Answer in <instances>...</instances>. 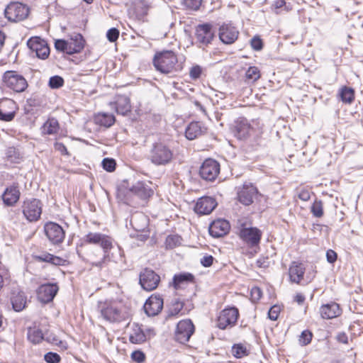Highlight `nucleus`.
Masks as SVG:
<instances>
[{"label": "nucleus", "instance_id": "obj_1", "mask_svg": "<svg viewBox=\"0 0 363 363\" xmlns=\"http://www.w3.org/2000/svg\"><path fill=\"white\" fill-rule=\"evenodd\" d=\"M174 157L173 150L166 143L158 141L150 148L147 158L155 165L164 166L169 164Z\"/></svg>", "mask_w": 363, "mask_h": 363}, {"label": "nucleus", "instance_id": "obj_2", "mask_svg": "<svg viewBox=\"0 0 363 363\" xmlns=\"http://www.w3.org/2000/svg\"><path fill=\"white\" fill-rule=\"evenodd\" d=\"M177 55L171 50L157 52L152 60L156 70L166 74L179 70L177 66Z\"/></svg>", "mask_w": 363, "mask_h": 363}, {"label": "nucleus", "instance_id": "obj_3", "mask_svg": "<svg viewBox=\"0 0 363 363\" xmlns=\"http://www.w3.org/2000/svg\"><path fill=\"white\" fill-rule=\"evenodd\" d=\"M262 133L259 122H249L245 118H239L235 121L234 135L239 140H246L250 137H257Z\"/></svg>", "mask_w": 363, "mask_h": 363}, {"label": "nucleus", "instance_id": "obj_4", "mask_svg": "<svg viewBox=\"0 0 363 363\" xmlns=\"http://www.w3.org/2000/svg\"><path fill=\"white\" fill-rule=\"evenodd\" d=\"M84 241L89 244L100 245L103 248L104 251L103 259L98 262L92 263V265L98 267H102L106 258L108 257V250L113 247L111 238L101 233H89L85 236Z\"/></svg>", "mask_w": 363, "mask_h": 363}, {"label": "nucleus", "instance_id": "obj_5", "mask_svg": "<svg viewBox=\"0 0 363 363\" xmlns=\"http://www.w3.org/2000/svg\"><path fill=\"white\" fill-rule=\"evenodd\" d=\"M153 194V190L143 182H138L133 184L127 191L124 202L131 205L134 198L137 197L143 201H146Z\"/></svg>", "mask_w": 363, "mask_h": 363}, {"label": "nucleus", "instance_id": "obj_6", "mask_svg": "<svg viewBox=\"0 0 363 363\" xmlns=\"http://www.w3.org/2000/svg\"><path fill=\"white\" fill-rule=\"evenodd\" d=\"M240 238L248 246H257L262 238V231L255 227H248L245 223H240L238 226Z\"/></svg>", "mask_w": 363, "mask_h": 363}, {"label": "nucleus", "instance_id": "obj_7", "mask_svg": "<svg viewBox=\"0 0 363 363\" xmlns=\"http://www.w3.org/2000/svg\"><path fill=\"white\" fill-rule=\"evenodd\" d=\"M43 204L37 199H26L22 204V212L29 222H35L40 219L42 213Z\"/></svg>", "mask_w": 363, "mask_h": 363}, {"label": "nucleus", "instance_id": "obj_8", "mask_svg": "<svg viewBox=\"0 0 363 363\" xmlns=\"http://www.w3.org/2000/svg\"><path fill=\"white\" fill-rule=\"evenodd\" d=\"M4 85L16 92H23L28 86L26 79L15 71H7L3 76Z\"/></svg>", "mask_w": 363, "mask_h": 363}, {"label": "nucleus", "instance_id": "obj_9", "mask_svg": "<svg viewBox=\"0 0 363 363\" xmlns=\"http://www.w3.org/2000/svg\"><path fill=\"white\" fill-rule=\"evenodd\" d=\"M239 312L235 307L223 309L217 318V326L222 330L233 327L238 318Z\"/></svg>", "mask_w": 363, "mask_h": 363}, {"label": "nucleus", "instance_id": "obj_10", "mask_svg": "<svg viewBox=\"0 0 363 363\" xmlns=\"http://www.w3.org/2000/svg\"><path fill=\"white\" fill-rule=\"evenodd\" d=\"M5 17L10 21H20L28 15V7L19 2L10 3L4 10Z\"/></svg>", "mask_w": 363, "mask_h": 363}, {"label": "nucleus", "instance_id": "obj_11", "mask_svg": "<svg viewBox=\"0 0 363 363\" xmlns=\"http://www.w3.org/2000/svg\"><path fill=\"white\" fill-rule=\"evenodd\" d=\"M194 325L191 320L186 319L180 320L177 325L174 333V339L176 341L184 344L188 342L194 333Z\"/></svg>", "mask_w": 363, "mask_h": 363}, {"label": "nucleus", "instance_id": "obj_12", "mask_svg": "<svg viewBox=\"0 0 363 363\" xmlns=\"http://www.w3.org/2000/svg\"><path fill=\"white\" fill-rule=\"evenodd\" d=\"M196 41L199 48L204 49L213 40L215 33L210 23L199 24L196 28Z\"/></svg>", "mask_w": 363, "mask_h": 363}, {"label": "nucleus", "instance_id": "obj_13", "mask_svg": "<svg viewBox=\"0 0 363 363\" xmlns=\"http://www.w3.org/2000/svg\"><path fill=\"white\" fill-rule=\"evenodd\" d=\"M139 281L144 290L150 291L157 287L160 281V277L153 270L145 268L140 274Z\"/></svg>", "mask_w": 363, "mask_h": 363}, {"label": "nucleus", "instance_id": "obj_14", "mask_svg": "<svg viewBox=\"0 0 363 363\" xmlns=\"http://www.w3.org/2000/svg\"><path fill=\"white\" fill-rule=\"evenodd\" d=\"M220 172V164L213 159L206 160L200 167L199 174L206 181H213Z\"/></svg>", "mask_w": 363, "mask_h": 363}, {"label": "nucleus", "instance_id": "obj_15", "mask_svg": "<svg viewBox=\"0 0 363 363\" xmlns=\"http://www.w3.org/2000/svg\"><path fill=\"white\" fill-rule=\"evenodd\" d=\"M44 230L47 238L52 244H60L64 240L65 231L57 223L53 222L46 223Z\"/></svg>", "mask_w": 363, "mask_h": 363}, {"label": "nucleus", "instance_id": "obj_16", "mask_svg": "<svg viewBox=\"0 0 363 363\" xmlns=\"http://www.w3.org/2000/svg\"><path fill=\"white\" fill-rule=\"evenodd\" d=\"M28 48L35 52L36 56L42 60L46 59L50 54V48L47 43L38 37L31 38L28 40Z\"/></svg>", "mask_w": 363, "mask_h": 363}, {"label": "nucleus", "instance_id": "obj_17", "mask_svg": "<svg viewBox=\"0 0 363 363\" xmlns=\"http://www.w3.org/2000/svg\"><path fill=\"white\" fill-rule=\"evenodd\" d=\"M58 289L59 288L56 284H42L37 291L38 298L42 303H49L53 300Z\"/></svg>", "mask_w": 363, "mask_h": 363}, {"label": "nucleus", "instance_id": "obj_18", "mask_svg": "<svg viewBox=\"0 0 363 363\" xmlns=\"http://www.w3.org/2000/svg\"><path fill=\"white\" fill-rule=\"evenodd\" d=\"M155 335L152 329H147L145 332L138 325L134 324L129 335V340L133 344H141Z\"/></svg>", "mask_w": 363, "mask_h": 363}, {"label": "nucleus", "instance_id": "obj_19", "mask_svg": "<svg viewBox=\"0 0 363 363\" xmlns=\"http://www.w3.org/2000/svg\"><path fill=\"white\" fill-rule=\"evenodd\" d=\"M111 108L115 109L118 114L125 116L131 111L130 99L125 95H118L114 101L109 104Z\"/></svg>", "mask_w": 363, "mask_h": 363}, {"label": "nucleus", "instance_id": "obj_20", "mask_svg": "<svg viewBox=\"0 0 363 363\" xmlns=\"http://www.w3.org/2000/svg\"><path fill=\"white\" fill-rule=\"evenodd\" d=\"M163 299L160 295H152L144 304V311L148 316L157 315L163 308Z\"/></svg>", "mask_w": 363, "mask_h": 363}, {"label": "nucleus", "instance_id": "obj_21", "mask_svg": "<svg viewBox=\"0 0 363 363\" xmlns=\"http://www.w3.org/2000/svg\"><path fill=\"white\" fill-rule=\"evenodd\" d=\"M101 314L104 319L110 322H120L125 319V313L113 305H107L102 307Z\"/></svg>", "mask_w": 363, "mask_h": 363}, {"label": "nucleus", "instance_id": "obj_22", "mask_svg": "<svg viewBox=\"0 0 363 363\" xmlns=\"http://www.w3.org/2000/svg\"><path fill=\"white\" fill-rule=\"evenodd\" d=\"M217 206L214 199L209 196L200 198L194 207V211L199 214L206 215L211 213Z\"/></svg>", "mask_w": 363, "mask_h": 363}, {"label": "nucleus", "instance_id": "obj_23", "mask_svg": "<svg viewBox=\"0 0 363 363\" xmlns=\"http://www.w3.org/2000/svg\"><path fill=\"white\" fill-rule=\"evenodd\" d=\"M230 224L228 220L224 219H218L211 223L208 230L211 236L219 238L226 235L230 230Z\"/></svg>", "mask_w": 363, "mask_h": 363}, {"label": "nucleus", "instance_id": "obj_24", "mask_svg": "<svg viewBox=\"0 0 363 363\" xmlns=\"http://www.w3.org/2000/svg\"><path fill=\"white\" fill-rule=\"evenodd\" d=\"M238 34V30L230 25H223L220 28L219 38L225 44L234 43L237 40Z\"/></svg>", "mask_w": 363, "mask_h": 363}, {"label": "nucleus", "instance_id": "obj_25", "mask_svg": "<svg viewBox=\"0 0 363 363\" xmlns=\"http://www.w3.org/2000/svg\"><path fill=\"white\" fill-rule=\"evenodd\" d=\"M257 190L253 185H243L238 192V199L240 203L248 206L253 202V198L257 194Z\"/></svg>", "mask_w": 363, "mask_h": 363}, {"label": "nucleus", "instance_id": "obj_26", "mask_svg": "<svg viewBox=\"0 0 363 363\" xmlns=\"http://www.w3.org/2000/svg\"><path fill=\"white\" fill-rule=\"evenodd\" d=\"M320 313L323 319H332L340 315L342 310L338 303L330 302L321 306Z\"/></svg>", "mask_w": 363, "mask_h": 363}, {"label": "nucleus", "instance_id": "obj_27", "mask_svg": "<svg viewBox=\"0 0 363 363\" xmlns=\"http://www.w3.org/2000/svg\"><path fill=\"white\" fill-rule=\"evenodd\" d=\"M304 264L298 262H293L289 269V279L291 282L299 284L303 279L305 273Z\"/></svg>", "mask_w": 363, "mask_h": 363}, {"label": "nucleus", "instance_id": "obj_28", "mask_svg": "<svg viewBox=\"0 0 363 363\" xmlns=\"http://www.w3.org/2000/svg\"><path fill=\"white\" fill-rule=\"evenodd\" d=\"M194 282V276L189 272L175 274L173 277L172 286L176 289L185 288L189 284Z\"/></svg>", "mask_w": 363, "mask_h": 363}, {"label": "nucleus", "instance_id": "obj_29", "mask_svg": "<svg viewBox=\"0 0 363 363\" xmlns=\"http://www.w3.org/2000/svg\"><path fill=\"white\" fill-rule=\"evenodd\" d=\"M68 50L70 55L80 52L84 48L85 40L79 33H74L67 40Z\"/></svg>", "mask_w": 363, "mask_h": 363}, {"label": "nucleus", "instance_id": "obj_30", "mask_svg": "<svg viewBox=\"0 0 363 363\" xmlns=\"http://www.w3.org/2000/svg\"><path fill=\"white\" fill-rule=\"evenodd\" d=\"M20 198V191L17 186H11L6 189L2 195V199L5 205L13 206Z\"/></svg>", "mask_w": 363, "mask_h": 363}, {"label": "nucleus", "instance_id": "obj_31", "mask_svg": "<svg viewBox=\"0 0 363 363\" xmlns=\"http://www.w3.org/2000/svg\"><path fill=\"white\" fill-rule=\"evenodd\" d=\"M34 258L36 261L48 262L55 266H64L67 262L66 259L47 252H44L39 255H35Z\"/></svg>", "mask_w": 363, "mask_h": 363}, {"label": "nucleus", "instance_id": "obj_32", "mask_svg": "<svg viewBox=\"0 0 363 363\" xmlns=\"http://www.w3.org/2000/svg\"><path fill=\"white\" fill-rule=\"evenodd\" d=\"M130 223L136 231L144 232L147 228L148 219L143 213H138L132 216Z\"/></svg>", "mask_w": 363, "mask_h": 363}, {"label": "nucleus", "instance_id": "obj_33", "mask_svg": "<svg viewBox=\"0 0 363 363\" xmlns=\"http://www.w3.org/2000/svg\"><path fill=\"white\" fill-rule=\"evenodd\" d=\"M14 105V101L11 99H4L0 102V120L4 121H11L15 116L14 111H7L6 108H11Z\"/></svg>", "mask_w": 363, "mask_h": 363}, {"label": "nucleus", "instance_id": "obj_34", "mask_svg": "<svg viewBox=\"0 0 363 363\" xmlns=\"http://www.w3.org/2000/svg\"><path fill=\"white\" fill-rule=\"evenodd\" d=\"M203 133L202 127L199 122L191 123L186 128L185 135L188 140H194Z\"/></svg>", "mask_w": 363, "mask_h": 363}, {"label": "nucleus", "instance_id": "obj_35", "mask_svg": "<svg viewBox=\"0 0 363 363\" xmlns=\"http://www.w3.org/2000/svg\"><path fill=\"white\" fill-rule=\"evenodd\" d=\"M11 302L13 310L19 312L25 308L26 298L23 293L18 292L17 294H13L11 298Z\"/></svg>", "mask_w": 363, "mask_h": 363}, {"label": "nucleus", "instance_id": "obj_36", "mask_svg": "<svg viewBox=\"0 0 363 363\" xmlns=\"http://www.w3.org/2000/svg\"><path fill=\"white\" fill-rule=\"evenodd\" d=\"M59 130V123L57 119L49 118L42 126L41 133L43 135H53Z\"/></svg>", "mask_w": 363, "mask_h": 363}, {"label": "nucleus", "instance_id": "obj_37", "mask_svg": "<svg viewBox=\"0 0 363 363\" xmlns=\"http://www.w3.org/2000/svg\"><path fill=\"white\" fill-rule=\"evenodd\" d=\"M28 339L34 344H38L43 339V334L40 329L36 326L30 327L28 329Z\"/></svg>", "mask_w": 363, "mask_h": 363}, {"label": "nucleus", "instance_id": "obj_38", "mask_svg": "<svg viewBox=\"0 0 363 363\" xmlns=\"http://www.w3.org/2000/svg\"><path fill=\"white\" fill-rule=\"evenodd\" d=\"M96 123L100 125L108 128L111 127L115 122V117L112 114L108 113H99L95 117Z\"/></svg>", "mask_w": 363, "mask_h": 363}, {"label": "nucleus", "instance_id": "obj_39", "mask_svg": "<svg viewBox=\"0 0 363 363\" xmlns=\"http://www.w3.org/2000/svg\"><path fill=\"white\" fill-rule=\"evenodd\" d=\"M339 96L342 102L351 104L354 99V91L352 88L343 86L340 90Z\"/></svg>", "mask_w": 363, "mask_h": 363}, {"label": "nucleus", "instance_id": "obj_40", "mask_svg": "<svg viewBox=\"0 0 363 363\" xmlns=\"http://www.w3.org/2000/svg\"><path fill=\"white\" fill-rule=\"evenodd\" d=\"M260 76L259 69L255 66L250 67L245 72L246 79L251 82L257 81Z\"/></svg>", "mask_w": 363, "mask_h": 363}, {"label": "nucleus", "instance_id": "obj_41", "mask_svg": "<svg viewBox=\"0 0 363 363\" xmlns=\"http://www.w3.org/2000/svg\"><path fill=\"white\" fill-rule=\"evenodd\" d=\"M232 353L237 358H242L247 355L246 347L241 344L235 345L232 347Z\"/></svg>", "mask_w": 363, "mask_h": 363}, {"label": "nucleus", "instance_id": "obj_42", "mask_svg": "<svg viewBox=\"0 0 363 363\" xmlns=\"http://www.w3.org/2000/svg\"><path fill=\"white\" fill-rule=\"evenodd\" d=\"M311 213L316 218H320L323 215V207L321 201H315L311 206Z\"/></svg>", "mask_w": 363, "mask_h": 363}, {"label": "nucleus", "instance_id": "obj_43", "mask_svg": "<svg viewBox=\"0 0 363 363\" xmlns=\"http://www.w3.org/2000/svg\"><path fill=\"white\" fill-rule=\"evenodd\" d=\"M313 334L311 331L306 330H303L299 336V343L302 346L308 345L312 340Z\"/></svg>", "mask_w": 363, "mask_h": 363}, {"label": "nucleus", "instance_id": "obj_44", "mask_svg": "<svg viewBox=\"0 0 363 363\" xmlns=\"http://www.w3.org/2000/svg\"><path fill=\"white\" fill-rule=\"evenodd\" d=\"M69 44L67 40L59 39L55 42V48L57 50L70 55L68 50Z\"/></svg>", "mask_w": 363, "mask_h": 363}, {"label": "nucleus", "instance_id": "obj_45", "mask_svg": "<svg viewBox=\"0 0 363 363\" xmlns=\"http://www.w3.org/2000/svg\"><path fill=\"white\" fill-rule=\"evenodd\" d=\"M64 84V79L62 77L55 75L51 77L49 80V86L52 89H58Z\"/></svg>", "mask_w": 363, "mask_h": 363}, {"label": "nucleus", "instance_id": "obj_46", "mask_svg": "<svg viewBox=\"0 0 363 363\" xmlns=\"http://www.w3.org/2000/svg\"><path fill=\"white\" fill-rule=\"evenodd\" d=\"M116 161L111 158H104L102 160V167L107 172H113L116 169Z\"/></svg>", "mask_w": 363, "mask_h": 363}, {"label": "nucleus", "instance_id": "obj_47", "mask_svg": "<svg viewBox=\"0 0 363 363\" xmlns=\"http://www.w3.org/2000/svg\"><path fill=\"white\" fill-rule=\"evenodd\" d=\"M180 237L177 235H169L166 239V245L172 249L180 243Z\"/></svg>", "mask_w": 363, "mask_h": 363}, {"label": "nucleus", "instance_id": "obj_48", "mask_svg": "<svg viewBox=\"0 0 363 363\" xmlns=\"http://www.w3.org/2000/svg\"><path fill=\"white\" fill-rule=\"evenodd\" d=\"M202 0H183L184 5L191 10H197L201 4Z\"/></svg>", "mask_w": 363, "mask_h": 363}, {"label": "nucleus", "instance_id": "obj_49", "mask_svg": "<svg viewBox=\"0 0 363 363\" xmlns=\"http://www.w3.org/2000/svg\"><path fill=\"white\" fill-rule=\"evenodd\" d=\"M202 73V68L199 65L193 66L189 71V76L192 79H197Z\"/></svg>", "mask_w": 363, "mask_h": 363}, {"label": "nucleus", "instance_id": "obj_50", "mask_svg": "<svg viewBox=\"0 0 363 363\" xmlns=\"http://www.w3.org/2000/svg\"><path fill=\"white\" fill-rule=\"evenodd\" d=\"M44 358L48 363H58L60 361V355L51 352L45 354Z\"/></svg>", "mask_w": 363, "mask_h": 363}, {"label": "nucleus", "instance_id": "obj_51", "mask_svg": "<svg viewBox=\"0 0 363 363\" xmlns=\"http://www.w3.org/2000/svg\"><path fill=\"white\" fill-rule=\"evenodd\" d=\"M106 37L110 42H115L119 37L118 30L115 28H110L106 33Z\"/></svg>", "mask_w": 363, "mask_h": 363}, {"label": "nucleus", "instance_id": "obj_52", "mask_svg": "<svg viewBox=\"0 0 363 363\" xmlns=\"http://www.w3.org/2000/svg\"><path fill=\"white\" fill-rule=\"evenodd\" d=\"M250 44L252 49L257 51L261 50L263 47L262 40L258 36H255L252 38L251 39Z\"/></svg>", "mask_w": 363, "mask_h": 363}, {"label": "nucleus", "instance_id": "obj_53", "mask_svg": "<svg viewBox=\"0 0 363 363\" xmlns=\"http://www.w3.org/2000/svg\"><path fill=\"white\" fill-rule=\"evenodd\" d=\"M131 358L138 363H143L145 359V355L143 352L136 350L131 354Z\"/></svg>", "mask_w": 363, "mask_h": 363}, {"label": "nucleus", "instance_id": "obj_54", "mask_svg": "<svg viewBox=\"0 0 363 363\" xmlns=\"http://www.w3.org/2000/svg\"><path fill=\"white\" fill-rule=\"evenodd\" d=\"M280 312V308L278 306H273L268 312V316L272 320H276L278 318Z\"/></svg>", "mask_w": 363, "mask_h": 363}, {"label": "nucleus", "instance_id": "obj_55", "mask_svg": "<svg viewBox=\"0 0 363 363\" xmlns=\"http://www.w3.org/2000/svg\"><path fill=\"white\" fill-rule=\"evenodd\" d=\"M183 306H184V303L179 301V300H176L174 301V303H173V308L171 311L172 314L173 315H176L177 313H179L181 310L183 308Z\"/></svg>", "mask_w": 363, "mask_h": 363}, {"label": "nucleus", "instance_id": "obj_56", "mask_svg": "<svg viewBox=\"0 0 363 363\" xmlns=\"http://www.w3.org/2000/svg\"><path fill=\"white\" fill-rule=\"evenodd\" d=\"M213 262V257L211 255L204 256L201 259V264L206 267H208L212 265Z\"/></svg>", "mask_w": 363, "mask_h": 363}, {"label": "nucleus", "instance_id": "obj_57", "mask_svg": "<svg viewBox=\"0 0 363 363\" xmlns=\"http://www.w3.org/2000/svg\"><path fill=\"white\" fill-rule=\"evenodd\" d=\"M326 258L328 262L334 263L337 259V253L332 250H328L326 252Z\"/></svg>", "mask_w": 363, "mask_h": 363}, {"label": "nucleus", "instance_id": "obj_58", "mask_svg": "<svg viewBox=\"0 0 363 363\" xmlns=\"http://www.w3.org/2000/svg\"><path fill=\"white\" fill-rule=\"evenodd\" d=\"M272 6L275 9H282L284 7V9L286 11H289V9L286 5L285 0H275L272 4Z\"/></svg>", "mask_w": 363, "mask_h": 363}, {"label": "nucleus", "instance_id": "obj_59", "mask_svg": "<svg viewBox=\"0 0 363 363\" xmlns=\"http://www.w3.org/2000/svg\"><path fill=\"white\" fill-rule=\"evenodd\" d=\"M262 291L259 287H253L251 290V295L253 299L259 300L262 297Z\"/></svg>", "mask_w": 363, "mask_h": 363}, {"label": "nucleus", "instance_id": "obj_60", "mask_svg": "<svg viewBox=\"0 0 363 363\" xmlns=\"http://www.w3.org/2000/svg\"><path fill=\"white\" fill-rule=\"evenodd\" d=\"M298 198L304 201H308L311 198L309 191L306 190L301 191L298 194Z\"/></svg>", "mask_w": 363, "mask_h": 363}, {"label": "nucleus", "instance_id": "obj_61", "mask_svg": "<svg viewBox=\"0 0 363 363\" xmlns=\"http://www.w3.org/2000/svg\"><path fill=\"white\" fill-rule=\"evenodd\" d=\"M337 340L340 342L347 343V336L345 333H341L337 335Z\"/></svg>", "mask_w": 363, "mask_h": 363}, {"label": "nucleus", "instance_id": "obj_62", "mask_svg": "<svg viewBox=\"0 0 363 363\" xmlns=\"http://www.w3.org/2000/svg\"><path fill=\"white\" fill-rule=\"evenodd\" d=\"M267 259H265V258L259 259L257 261V265L259 267H267Z\"/></svg>", "mask_w": 363, "mask_h": 363}, {"label": "nucleus", "instance_id": "obj_63", "mask_svg": "<svg viewBox=\"0 0 363 363\" xmlns=\"http://www.w3.org/2000/svg\"><path fill=\"white\" fill-rule=\"evenodd\" d=\"M305 300V297L303 295H302L301 294H297L295 296V301L298 303V304H302L303 303Z\"/></svg>", "mask_w": 363, "mask_h": 363}, {"label": "nucleus", "instance_id": "obj_64", "mask_svg": "<svg viewBox=\"0 0 363 363\" xmlns=\"http://www.w3.org/2000/svg\"><path fill=\"white\" fill-rule=\"evenodd\" d=\"M149 238V235L145 233L138 235V239L140 241H145Z\"/></svg>", "mask_w": 363, "mask_h": 363}]
</instances>
